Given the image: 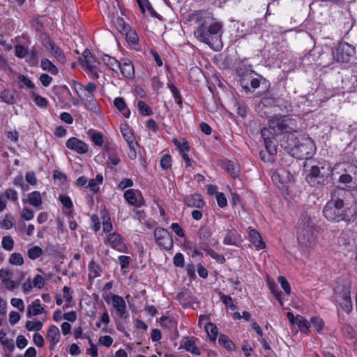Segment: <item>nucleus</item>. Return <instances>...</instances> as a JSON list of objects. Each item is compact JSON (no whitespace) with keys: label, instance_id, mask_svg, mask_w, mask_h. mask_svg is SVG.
<instances>
[{"label":"nucleus","instance_id":"25","mask_svg":"<svg viewBox=\"0 0 357 357\" xmlns=\"http://www.w3.org/2000/svg\"><path fill=\"white\" fill-rule=\"evenodd\" d=\"M249 231V237L250 242L255 246L257 250H261L265 248V243L262 241V238L259 233L255 229L250 227Z\"/></svg>","mask_w":357,"mask_h":357},{"label":"nucleus","instance_id":"18","mask_svg":"<svg viewBox=\"0 0 357 357\" xmlns=\"http://www.w3.org/2000/svg\"><path fill=\"white\" fill-rule=\"evenodd\" d=\"M12 274V271L8 269L1 268L0 270V279L6 288L9 291H13L16 288L15 281L11 280Z\"/></svg>","mask_w":357,"mask_h":357},{"label":"nucleus","instance_id":"42","mask_svg":"<svg viewBox=\"0 0 357 357\" xmlns=\"http://www.w3.org/2000/svg\"><path fill=\"white\" fill-rule=\"evenodd\" d=\"M205 331L208 333L209 339L211 341H215L218 336V328L213 323H207L205 326Z\"/></svg>","mask_w":357,"mask_h":357},{"label":"nucleus","instance_id":"41","mask_svg":"<svg viewBox=\"0 0 357 357\" xmlns=\"http://www.w3.org/2000/svg\"><path fill=\"white\" fill-rule=\"evenodd\" d=\"M296 325L298 326L301 332L304 333H309V331H310L309 328H310V324L306 319H305L302 316H300V315L297 316V322H296Z\"/></svg>","mask_w":357,"mask_h":357},{"label":"nucleus","instance_id":"28","mask_svg":"<svg viewBox=\"0 0 357 357\" xmlns=\"http://www.w3.org/2000/svg\"><path fill=\"white\" fill-rule=\"evenodd\" d=\"M24 202H27L32 206L39 209L42 205V197L39 191H33L29 193L27 196V199H23Z\"/></svg>","mask_w":357,"mask_h":357},{"label":"nucleus","instance_id":"48","mask_svg":"<svg viewBox=\"0 0 357 357\" xmlns=\"http://www.w3.org/2000/svg\"><path fill=\"white\" fill-rule=\"evenodd\" d=\"M137 106L141 114L144 116H150L153 114L151 108L144 101L139 100Z\"/></svg>","mask_w":357,"mask_h":357},{"label":"nucleus","instance_id":"15","mask_svg":"<svg viewBox=\"0 0 357 357\" xmlns=\"http://www.w3.org/2000/svg\"><path fill=\"white\" fill-rule=\"evenodd\" d=\"M68 149L75 151L79 154H84L88 152V145L77 137H70L66 142Z\"/></svg>","mask_w":357,"mask_h":357},{"label":"nucleus","instance_id":"34","mask_svg":"<svg viewBox=\"0 0 357 357\" xmlns=\"http://www.w3.org/2000/svg\"><path fill=\"white\" fill-rule=\"evenodd\" d=\"M80 99L83 101H85L86 102H88V107H91V109H93V108H96V104H95V98H94V94L92 93H89L86 91H79L77 93ZM87 103H86V105Z\"/></svg>","mask_w":357,"mask_h":357},{"label":"nucleus","instance_id":"29","mask_svg":"<svg viewBox=\"0 0 357 357\" xmlns=\"http://www.w3.org/2000/svg\"><path fill=\"white\" fill-rule=\"evenodd\" d=\"M102 61L109 68V69L116 73H118L121 61H118L114 57H112L107 54L102 56Z\"/></svg>","mask_w":357,"mask_h":357},{"label":"nucleus","instance_id":"50","mask_svg":"<svg viewBox=\"0 0 357 357\" xmlns=\"http://www.w3.org/2000/svg\"><path fill=\"white\" fill-rule=\"evenodd\" d=\"M310 325H312V326L315 328V330L317 332H321L323 330V328L324 326V321L322 319L317 317H313L310 319Z\"/></svg>","mask_w":357,"mask_h":357},{"label":"nucleus","instance_id":"13","mask_svg":"<svg viewBox=\"0 0 357 357\" xmlns=\"http://www.w3.org/2000/svg\"><path fill=\"white\" fill-rule=\"evenodd\" d=\"M355 172H357V167L349 162H344L335 164L331 169V174L336 178V176L339 177L343 174H351Z\"/></svg>","mask_w":357,"mask_h":357},{"label":"nucleus","instance_id":"22","mask_svg":"<svg viewBox=\"0 0 357 357\" xmlns=\"http://www.w3.org/2000/svg\"><path fill=\"white\" fill-rule=\"evenodd\" d=\"M185 204L189 207L202 208L204 206V202L199 194L186 196L184 199Z\"/></svg>","mask_w":357,"mask_h":357},{"label":"nucleus","instance_id":"8","mask_svg":"<svg viewBox=\"0 0 357 357\" xmlns=\"http://www.w3.org/2000/svg\"><path fill=\"white\" fill-rule=\"evenodd\" d=\"M154 237L157 245L162 249L170 250L174 245L172 237L169 231L158 227L154 230Z\"/></svg>","mask_w":357,"mask_h":357},{"label":"nucleus","instance_id":"51","mask_svg":"<svg viewBox=\"0 0 357 357\" xmlns=\"http://www.w3.org/2000/svg\"><path fill=\"white\" fill-rule=\"evenodd\" d=\"M26 328L29 331H38L43 327V323L40 321H27L25 325Z\"/></svg>","mask_w":357,"mask_h":357},{"label":"nucleus","instance_id":"44","mask_svg":"<svg viewBox=\"0 0 357 357\" xmlns=\"http://www.w3.org/2000/svg\"><path fill=\"white\" fill-rule=\"evenodd\" d=\"M8 262L13 266H22L24 264V258L20 253L14 252L10 255Z\"/></svg>","mask_w":357,"mask_h":357},{"label":"nucleus","instance_id":"21","mask_svg":"<svg viewBox=\"0 0 357 357\" xmlns=\"http://www.w3.org/2000/svg\"><path fill=\"white\" fill-rule=\"evenodd\" d=\"M337 180L340 183L345 184L350 188H357V172L351 174H343L339 176Z\"/></svg>","mask_w":357,"mask_h":357},{"label":"nucleus","instance_id":"47","mask_svg":"<svg viewBox=\"0 0 357 357\" xmlns=\"http://www.w3.org/2000/svg\"><path fill=\"white\" fill-rule=\"evenodd\" d=\"M121 132L123 136V138L127 142L128 144L136 142L135 139V137L133 136V134L128 127L125 126L121 128Z\"/></svg>","mask_w":357,"mask_h":357},{"label":"nucleus","instance_id":"38","mask_svg":"<svg viewBox=\"0 0 357 357\" xmlns=\"http://www.w3.org/2000/svg\"><path fill=\"white\" fill-rule=\"evenodd\" d=\"M40 66L43 70L48 71L52 75H57L58 68L49 59H43L41 60Z\"/></svg>","mask_w":357,"mask_h":357},{"label":"nucleus","instance_id":"56","mask_svg":"<svg viewBox=\"0 0 357 357\" xmlns=\"http://www.w3.org/2000/svg\"><path fill=\"white\" fill-rule=\"evenodd\" d=\"M129 146V151L128 152V158L130 160H135L137 156L138 144L137 142L128 144Z\"/></svg>","mask_w":357,"mask_h":357},{"label":"nucleus","instance_id":"4","mask_svg":"<svg viewBox=\"0 0 357 357\" xmlns=\"http://www.w3.org/2000/svg\"><path fill=\"white\" fill-rule=\"evenodd\" d=\"M331 174V166L326 162H320L311 167L309 174L306 176V181L312 187L324 185L328 183Z\"/></svg>","mask_w":357,"mask_h":357},{"label":"nucleus","instance_id":"60","mask_svg":"<svg viewBox=\"0 0 357 357\" xmlns=\"http://www.w3.org/2000/svg\"><path fill=\"white\" fill-rule=\"evenodd\" d=\"M160 325L164 328H172L175 326V321L169 317L164 316L160 319Z\"/></svg>","mask_w":357,"mask_h":357},{"label":"nucleus","instance_id":"17","mask_svg":"<svg viewBox=\"0 0 357 357\" xmlns=\"http://www.w3.org/2000/svg\"><path fill=\"white\" fill-rule=\"evenodd\" d=\"M119 70L121 71L122 75L126 78L132 79L135 76L134 66L128 59L121 60Z\"/></svg>","mask_w":357,"mask_h":357},{"label":"nucleus","instance_id":"32","mask_svg":"<svg viewBox=\"0 0 357 357\" xmlns=\"http://www.w3.org/2000/svg\"><path fill=\"white\" fill-rule=\"evenodd\" d=\"M114 105L118 110L123 114L126 118H128L130 115V112L127 107L125 100L121 97H117L114 100Z\"/></svg>","mask_w":357,"mask_h":357},{"label":"nucleus","instance_id":"55","mask_svg":"<svg viewBox=\"0 0 357 357\" xmlns=\"http://www.w3.org/2000/svg\"><path fill=\"white\" fill-rule=\"evenodd\" d=\"M19 84L21 88L26 87L32 89L34 87L33 82L25 75H20L18 77Z\"/></svg>","mask_w":357,"mask_h":357},{"label":"nucleus","instance_id":"14","mask_svg":"<svg viewBox=\"0 0 357 357\" xmlns=\"http://www.w3.org/2000/svg\"><path fill=\"white\" fill-rule=\"evenodd\" d=\"M254 72L252 70L246 71L241 77L240 79L241 86L243 89L248 93L250 89L248 86V82H250V86L253 89H256L259 86L260 82L257 78L253 77Z\"/></svg>","mask_w":357,"mask_h":357},{"label":"nucleus","instance_id":"58","mask_svg":"<svg viewBox=\"0 0 357 357\" xmlns=\"http://www.w3.org/2000/svg\"><path fill=\"white\" fill-rule=\"evenodd\" d=\"M264 144L270 155H273L276 154L277 150L274 139L264 140Z\"/></svg>","mask_w":357,"mask_h":357},{"label":"nucleus","instance_id":"30","mask_svg":"<svg viewBox=\"0 0 357 357\" xmlns=\"http://www.w3.org/2000/svg\"><path fill=\"white\" fill-rule=\"evenodd\" d=\"M84 57V65L89 69L90 72H93L96 68V60L91 52L89 50H85L82 54Z\"/></svg>","mask_w":357,"mask_h":357},{"label":"nucleus","instance_id":"26","mask_svg":"<svg viewBox=\"0 0 357 357\" xmlns=\"http://www.w3.org/2000/svg\"><path fill=\"white\" fill-rule=\"evenodd\" d=\"M45 312L44 307L40 304V301L39 299H36L31 303L27 307V317H31V316H37L40 314Z\"/></svg>","mask_w":357,"mask_h":357},{"label":"nucleus","instance_id":"57","mask_svg":"<svg viewBox=\"0 0 357 357\" xmlns=\"http://www.w3.org/2000/svg\"><path fill=\"white\" fill-rule=\"evenodd\" d=\"M102 227L105 233L110 232L113 229V225L110 221V217L108 213H105L103 215Z\"/></svg>","mask_w":357,"mask_h":357},{"label":"nucleus","instance_id":"39","mask_svg":"<svg viewBox=\"0 0 357 357\" xmlns=\"http://www.w3.org/2000/svg\"><path fill=\"white\" fill-rule=\"evenodd\" d=\"M182 346L184 347V349L192 353V354L195 355H199L200 351L199 349L195 345V340L192 339H186L183 343L182 344Z\"/></svg>","mask_w":357,"mask_h":357},{"label":"nucleus","instance_id":"64","mask_svg":"<svg viewBox=\"0 0 357 357\" xmlns=\"http://www.w3.org/2000/svg\"><path fill=\"white\" fill-rule=\"evenodd\" d=\"M341 331L344 335L348 338H352L354 335V330L351 326L344 324L341 327Z\"/></svg>","mask_w":357,"mask_h":357},{"label":"nucleus","instance_id":"7","mask_svg":"<svg viewBox=\"0 0 357 357\" xmlns=\"http://www.w3.org/2000/svg\"><path fill=\"white\" fill-rule=\"evenodd\" d=\"M335 61L340 63H347L356 54V48L347 42H340L332 50Z\"/></svg>","mask_w":357,"mask_h":357},{"label":"nucleus","instance_id":"45","mask_svg":"<svg viewBox=\"0 0 357 357\" xmlns=\"http://www.w3.org/2000/svg\"><path fill=\"white\" fill-rule=\"evenodd\" d=\"M204 251L206 252L207 255H208L211 257L215 259L218 262L222 264L225 262V259L223 255L218 254L213 250L211 248V247H208L206 248H202Z\"/></svg>","mask_w":357,"mask_h":357},{"label":"nucleus","instance_id":"27","mask_svg":"<svg viewBox=\"0 0 357 357\" xmlns=\"http://www.w3.org/2000/svg\"><path fill=\"white\" fill-rule=\"evenodd\" d=\"M0 99L8 105H14L17 102L16 92L14 90L3 89L0 92Z\"/></svg>","mask_w":357,"mask_h":357},{"label":"nucleus","instance_id":"2","mask_svg":"<svg viewBox=\"0 0 357 357\" xmlns=\"http://www.w3.org/2000/svg\"><path fill=\"white\" fill-rule=\"evenodd\" d=\"M347 192L341 188H335L331 192V199L327 202L323 210L324 217L331 222L349 221L355 214V210L349 209L350 215L344 213L343 199Z\"/></svg>","mask_w":357,"mask_h":357},{"label":"nucleus","instance_id":"1","mask_svg":"<svg viewBox=\"0 0 357 357\" xmlns=\"http://www.w3.org/2000/svg\"><path fill=\"white\" fill-rule=\"evenodd\" d=\"M192 20L199 23L195 30V37L200 42L208 45L215 51L222 50V24L214 21L212 15L205 10H199L192 14Z\"/></svg>","mask_w":357,"mask_h":357},{"label":"nucleus","instance_id":"3","mask_svg":"<svg viewBox=\"0 0 357 357\" xmlns=\"http://www.w3.org/2000/svg\"><path fill=\"white\" fill-rule=\"evenodd\" d=\"M298 241L303 252L313 248L317 243L316 218L306 211L299 219Z\"/></svg>","mask_w":357,"mask_h":357},{"label":"nucleus","instance_id":"35","mask_svg":"<svg viewBox=\"0 0 357 357\" xmlns=\"http://www.w3.org/2000/svg\"><path fill=\"white\" fill-rule=\"evenodd\" d=\"M108 152V160L107 161V165L110 168H113L114 167L119 165L121 160L119 157L118 153L115 149H107Z\"/></svg>","mask_w":357,"mask_h":357},{"label":"nucleus","instance_id":"16","mask_svg":"<svg viewBox=\"0 0 357 357\" xmlns=\"http://www.w3.org/2000/svg\"><path fill=\"white\" fill-rule=\"evenodd\" d=\"M112 305L116 310L118 316L120 318L126 319L128 317V313L126 311V304L123 297L119 295L112 296Z\"/></svg>","mask_w":357,"mask_h":357},{"label":"nucleus","instance_id":"33","mask_svg":"<svg viewBox=\"0 0 357 357\" xmlns=\"http://www.w3.org/2000/svg\"><path fill=\"white\" fill-rule=\"evenodd\" d=\"M335 58H333V55L331 52H324L319 54L318 61L319 62V65L322 67H327L330 64L333 63Z\"/></svg>","mask_w":357,"mask_h":357},{"label":"nucleus","instance_id":"5","mask_svg":"<svg viewBox=\"0 0 357 357\" xmlns=\"http://www.w3.org/2000/svg\"><path fill=\"white\" fill-rule=\"evenodd\" d=\"M315 151L313 141L310 137H303L296 147L292 148L291 155L298 159H308Z\"/></svg>","mask_w":357,"mask_h":357},{"label":"nucleus","instance_id":"6","mask_svg":"<svg viewBox=\"0 0 357 357\" xmlns=\"http://www.w3.org/2000/svg\"><path fill=\"white\" fill-rule=\"evenodd\" d=\"M334 298L340 307L347 313L352 310L350 287L348 284L337 286L334 289Z\"/></svg>","mask_w":357,"mask_h":357},{"label":"nucleus","instance_id":"62","mask_svg":"<svg viewBox=\"0 0 357 357\" xmlns=\"http://www.w3.org/2000/svg\"><path fill=\"white\" fill-rule=\"evenodd\" d=\"M0 342L9 352H13L15 349V343L14 340L12 339H3V337L0 338Z\"/></svg>","mask_w":357,"mask_h":357},{"label":"nucleus","instance_id":"23","mask_svg":"<svg viewBox=\"0 0 357 357\" xmlns=\"http://www.w3.org/2000/svg\"><path fill=\"white\" fill-rule=\"evenodd\" d=\"M284 119V116H275L268 120V128L274 132L275 135H281Z\"/></svg>","mask_w":357,"mask_h":357},{"label":"nucleus","instance_id":"59","mask_svg":"<svg viewBox=\"0 0 357 357\" xmlns=\"http://www.w3.org/2000/svg\"><path fill=\"white\" fill-rule=\"evenodd\" d=\"M160 167L163 169H168L172 167V157L169 154L164 155L160 160Z\"/></svg>","mask_w":357,"mask_h":357},{"label":"nucleus","instance_id":"43","mask_svg":"<svg viewBox=\"0 0 357 357\" xmlns=\"http://www.w3.org/2000/svg\"><path fill=\"white\" fill-rule=\"evenodd\" d=\"M89 277L90 278H96L100 276L101 269L98 264L93 261L89 264Z\"/></svg>","mask_w":357,"mask_h":357},{"label":"nucleus","instance_id":"61","mask_svg":"<svg viewBox=\"0 0 357 357\" xmlns=\"http://www.w3.org/2000/svg\"><path fill=\"white\" fill-rule=\"evenodd\" d=\"M91 139L93 144L98 146H101L104 143L103 135L99 132L93 133Z\"/></svg>","mask_w":357,"mask_h":357},{"label":"nucleus","instance_id":"12","mask_svg":"<svg viewBox=\"0 0 357 357\" xmlns=\"http://www.w3.org/2000/svg\"><path fill=\"white\" fill-rule=\"evenodd\" d=\"M43 46L54 56L61 63L66 62V58L61 48L56 45L49 37H45L43 40Z\"/></svg>","mask_w":357,"mask_h":357},{"label":"nucleus","instance_id":"31","mask_svg":"<svg viewBox=\"0 0 357 357\" xmlns=\"http://www.w3.org/2000/svg\"><path fill=\"white\" fill-rule=\"evenodd\" d=\"M224 168L234 178H237L240 173V168L238 164L233 161L227 160L224 162Z\"/></svg>","mask_w":357,"mask_h":357},{"label":"nucleus","instance_id":"37","mask_svg":"<svg viewBox=\"0 0 357 357\" xmlns=\"http://www.w3.org/2000/svg\"><path fill=\"white\" fill-rule=\"evenodd\" d=\"M218 343L228 351H234L236 349L234 343L225 334L220 335Z\"/></svg>","mask_w":357,"mask_h":357},{"label":"nucleus","instance_id":"19","mask_svg":"<svg viewBox=\"0 0 357 357\" xmlns=\"http://www.w3.org/2000/svg\"><path fill=\"white\" fill-rule=\"evenodd\" d=\"M296 132L284 135L281 141V146L284 149L289 150L290 154L291 153L292 148L296 147L300 140L295 135Z\"/></svg>","mask_w":357,"mask_h":357},{"label":"nucleus","instance_id":"52","mask_svg":"<svg viewBox=\"0 0 357 357\" xmlns=\"http://www.w3.org/2000/svg\"><path fill=\"white\" fill-rule=\"evenodd\" d=\"M1 245L7 251H11L14 247V241L10 236H5L2 238Z\"/></svg>","mask_w":357,"mask_h":357},{"label":"nucleus","instance_id":"63","mask_svg":"<svg viewBox=\"0 0 357 357\" xmlns=\"http://www.w3.org/2000/svg\"><path fill=\"white\" fill-rule=\"evenodd\" d=\"M15 55L18 58H24L29 54V50L23 45H16L15 47Z\"/></svg>","mask_w":357,"mask_h":357},{"label":"nucleus","instance_id":"9","mask_svg":"<svg viewBox=\"0 0 357 357\" xmlns=\"http://www.w3.org/2000/svg\"><path fill=\"white\" fill-rule=\"evenodd\" d=\"M213 229L208 226H202L197 232L199 238V245L201 249L206 248L217 243L216 241L212 238Z\"/></svg>","mask_w":357,"mask_h":357},{"label":"nucleus","instance_id":"10","mask_svg":"<svg viewBox=\"0 0 357 357\" xmlns=\"http://www.w3.org/2000/svg\"><path fill=\"white\" fill-rule=\"evenodd\" d=\"M106 242L112 248L118 252L128 253L129 249L126 244V239L120 234L116 232L110 233L107 237Z\"/></svg>","mask_w":357,"mask_h":357},{"label":"nucleus","instance_id":"49","mask_svg":"<svg viewBox=\"0 0 357 357\" xmlns=\"http://www.w3.org/2000/svg\"><path fill=\"white\" fill-rule=\"evenodd\" d=\"M223 243L228 245H236V232L231 231L227 234L225 236Z\"/></svg>","mask_w":357,"mask_h":357},{"label":"nucleus","instance_id":"46","mask_svg":"<svg viewBox=\"0 0 357 357\" xmlns=\"http://www.w3.org/2000/svg\"><path fill=\"white\" fill-rule=\"evenodd\" d=\"M43 252L42 248L38 246H33L28 250L27 255L31 259L35 260L40 257L43 255Z\"/></svg>","mask_w":357,"mask_h":357},{"label":"nucleus","instance_id":"40","mask_svg":"<svg viewBox=\"0 0 357 357\" xmlns=\"http://www.w3.org/2000/svg\"><path fill=\"white\" fill-rule=\"evenodd\" d=\"M75 89L77 93H78L79 91H86L94 93L97 90V86L93 82H89L85 86L79 83H75Z\"/></svg>","mask_w":357,"mask_h":357},{"label":"nucleus","instance_id":"11","mask_svg":"<svg viewBox=\"0 0 357 357\" xmlns=\"http://www.w3.org/2000/svg\"><path fill=\"white\" fill-rule=\"evenodd\" d=\"M339 243L344 246L347 250L353 251L357 248V237L354 236L352 230L345 229L341 233Z\"/></svg>","mask_w":357,"mask_h":357},{"label":"nucleus","instance_id":"24","mask_svg":"<svg viewBox=\"0 0 357 357\" xmlns=\"http://www.w3.org/2000/svg\"><path fill=\"white\" fill-rule=\"evenodd\" d=\"M47 338L50 342V349H53L60 340L59 328L54 325L51 326L47 331Z\"/></svg>","mask_w":357,"mask_h":357},{"label":"nucleus","instance_id":"20","mask_svg":"<svg viewBox=\"0 0 357 357\" xmlns=\"http://www.w3.org/2000/svg\"><path fill=\"white\" fill-rule=\"evenodd\" d=\"M297 131L298 126L296 120L288 116H284L281 134H284V135L292 132H297Z\"/></svg>","mask_w":357,"mask_h":357},{"label":"nucleus","instance_id":"36","mask_svg":"<svg viewBox=\"0 0 357 357\" xmlns=\"http://www.w3.org/2000/svg\"><path fill=\"white\" fill-rule=\"evenodd\" d=\"M102 176L101 174H98L95 178H91L88 181L86 188H89L91 191L96 193L99 190V185L102 184Z\"/></svg>","mask_w":357,"mask_h":357},{"label":"nucleus","instance_id":"53","mask_svg":"<svg viewBox=\"0 0 357 357\" xmlns=\"http://www.w3.org/2000/svg\"><path fill=\"white\" fill-rule=\"evenodd\" d=\"M124 198L132 206H138L137 204V197L135 193L132 190H127L124 192Z\"/></svg>","mask_w":357,"mask_h":357},{"label":"nucleus","instance_id":"54","mask_svg":"<svg viewBox=\"0 0 357 357\" xmlns=\"http://www.w3.org/2000/svg\"><path fill=\"white\" fill-rule=\"evenodd\" d=\"M167 87L172 91L176 102L178 105L182 104L181 96L177 88L172 82L167 84Z\"/></svg>","mask_w":357,"mask_h":357}]
</instances>
